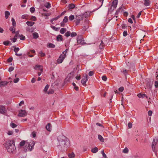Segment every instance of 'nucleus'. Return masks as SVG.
Listing matches in <instances>:
<instances>
[{
    "label": "nucleus",
    "mask_w": 158,
    "mask_h": 158,
    "mask_svg": "<svg viewBox=\"0 0 158 158\" xmlns=\"http://www.w3.org/2000/svg\"><path fill=\"white\" fill-rule=\"evenodd\" d=\"M49 87V85H47L45 87L44 89V92H46L48 90V88Z\"/></svg>",
    "instance_id": "48"
},
{
    "label": "nucleus",
    "mask_w": 158,
    "mask_h": 158,
    "mask_svg": "<svg viewBox=\"0 0 158 158\" xmlns=\"http://www.w3.org/2000/svg\"><path fill=\"white\" fill-rule=\"evenodd\" d=\"M39 53L40 54V56H41L43 57L45 55V53H44L42 52V51H40V52Z\"/></svg>",
    "instance_id": "52"
},
{
    "label": "nucleus",
    "mask_w": 158,
    "mask_h": 158,
    "mask_svg": "<svg viewBox=\"0 0 158 158\" xmlns=\"http://www.w3.org/2000/svg\"><path fill=\"white\" fill-rule=\"evenodd\" d=\"M158 141V138L157 137L154 138L152 144V150L154 152H155V146Z\"/></svg>",
    "instance_id": "6"
},
{
    "label": "nucleus",
    "mask_w": 158,
    "mask_h": 158,
    "mask_svg": "<svg viewBox=\"0 0 158 158\" xmlns=\"http://www.w3.org/2000/svg\"><path fill=\"white\" fill-rule=\"evenodd\" d=\"M10 126L13 128H15L17 126V125L15 123H11L10 124Z\"/></svg>",
    "instance_id": "34"
},
{
    "label": "nucleus",
    "mask_w": 158,
    "mask_h": 158,
    "mask_svg": "<svg viewBox=\"0 0 158 158\" xmlns=\"http://www.w3.org/2000/svg\"><path fill=\"white\" fill-rule=\"evenodd\" d=\"M68 156L69 158H73L75 156L74 153L73 152L71 154H69Z\"/></svg>",
    "instance_id": "33"
},
{
    "label": "nucleus",
    "mask_w": 158,
    "mask_h": 158,
    "mask_svg": "<svg viewBox=\"0 0 158 158\" xmlns=\"http://www.w3.org/2000/svg\"><path fill=\"white\" fill-rule=\"evenodd\" d=\"M19 78H16L15 79H14L13 81V82L15 83H17L19 81Z\"/></svg>",
    "instance_id": "53"
},
{
    "label": "nucleus",
    "mask_w": 158,
    "mask_h": 158,
    "mask_svg": "<svg viewBox=\"0 0 158 158\" xmlns=\"http://www.w3.org/2000/svg\"><path fill=\"white\" fill-rule=\"evenodd\" d=\"M98 151V148L97 147H94L91 150V152L94 153H96Z\"/></svg>",
    "instance_id": "21"
},
{
    "label": "nucleus",
    "mask_w": 158,
    "mask_h": 158,
    "mask_svg": "<svg viewBox=\"0 0 158 158\" xmlns=\"http://www.w3.org/2000/svg\"><path fill=\"white\" fill-rule=\"evenodd\" d=\"M87 80V74H85V76H84V78L82 79L81 82L84 85H85L86 84Z\"/></svg>",
    "instance_id": "10"
},
{
    "label": "nucleus",
    "mask_w": 158,
    "mask_h": 158,
    "mask_svg": "<svg viewBox=\"0 0 158 158\" xmlns=\"http://www.w3.org/2000/svg\"><path fill=\"white\" fill-rule=\"evenodd\" d=\"M41 68H42V66L39 65H36L34 67V69H35L37 70H40Z\"/></svg>",
    "instance_id": "20"
},
{
    "label": "nucleus",
    "mask_w": 158,
    "mask_h": 158,
    "mask_svg": "<svg viewBox=\"0 0 158 158\" xmlns=\"http://www.w3.org/2000/svg\"><path fill=\"white\" fill-rule=\"evenodd\" d=\"M66 31V29L65 28H62L61 29L60 31V32L62 34H63Z\"/></svg>",
    "instance_id": "28"
},
{
    "label": "nucleus",
    "mask_w": 158,
    "mask_h": 158,
    "mask_svg": "<svg viewBox=\"0 0 158 158\" xmlns=\"http://www.w3.org/2000/svg\"><path fill=\"white\" fill-rule=\"evenodd\" d=\"M128 71V70L125 69H123L122 72L126 76Z\"/></svg>",
    "instance_id": "45"
},
{
    "label": "nucleus",
    "mask_w": 158,
    "mask_h": 158,
    "mask_svg": "<svg viewBox=\"0 0 158 158\" xmlns=\"http://www.w3.org/2000/svg\"><path fill=\"white\" fill-rule=\"evenodd\" d=\"M27 115V113L25 110H21L19 112L18 116L19 117H23Z\"/></svg>",
    "instance_id": "7"
},
{
    "label": "nucleus",
    "mask_w": 158,
    "mask_h": 158,
    "mask_svg": "<svg viewBox=\"0 0 158 158\" xmlns=\"http://www.w3.org/2000/svg\"><path fill=\"white\" fill-rule=\"evenodd\" d=\"M16 34L15 35L14 38L13 39H11V40H12L13 42H15L17 40V37H19L20 36V35L19 34V31H17L16 32H15Z\"/></svg>",
    "instance_id": "9"
},
{
    "label": "nucleus",
    "mask_w": 158,
    "mask_h": 158,
    "mask_svg": "<svg viewBox=\"0 0 158 158\" xmlns=\"http://www.w3.org/2000/svg\"><path fill=\"white\" fill-rule=\"evenodd\" d=\"M51 126V124L50 123H48L47 125H46V128L47 129V130L49 131H50L51 130V128L50 129L49 128V127Z\"/></svg>",
    "instance_id": "23"
},
{
    "label": "nucleus",
    "mask_w": 158,
    "mask_h": 158,
    "mask_svg": "<svg viewBox=\"0 0 158 158\" xmlns=\"http://www.w3.org/2000/svg\"><path fill=\"white\" fill-rule=\"evenodd\" d=\"M124 87H120L118 89V90L120 92H122L124 90Z\"/></svg>",
    "instance_id": "55"
},
{
    "label": "nucleus",
    "mask_w": 158,
    "mask_h": 158,
    "mask_svg": "<svg viewBox=\"0 0 158 158\" xmlns=\"http://www.w3.org/2000/svg\"><path fill=\"white\" fill-rule=\"evenodd\" d=\"M3 44L6 46H7L9 45V44L10 45H11L12 44L10 43V41L7 40L6 41H5L3 42Z\"/></svg>",
    "instance_id": "24"
},
{
    "label": "nucleus",
    "mask_w": 158,
    "mask_h": 158,
    "mask_svg": "<svg viewBox=\"0 0 158 158\" xmlns=\"http://www.w3.org/2000/svg\"><path fill=\"white\" fill-rule=\"evenodd\" d=\"M14 68L13 67H10L8 69V71L10 72H11L13 70Z\"/></svg>",
    "instance_id": "58"
},
{
    "label": "nucleus",
    "mask_w": 158,
    "mask_h": 158,
    "mask_svg": "<svg viewBox=\"0 0 158 158\" xmlns=\"http://www.w3.org/2000/svg\"><path fill=\"white\" fill-rule=\"evenodd\" d=\"M64 58V56H63L62 55H60L57 60V62L59 64L61 63Z\"/></svg>",
    "instance_id": "12"
},
{
    "label": "nucleus",
    "mask_w": 158,
    "mask_h": 158,
    "mask_svg": "<svg viewBox=\"0 0 158 158\" xmlns=\"http://www.w3.org/2000/svg\"><path fill=\"white\" fill-rule=\"evenodd\" d=\"M32 35L33 36V37L34 39H36L38 38L39 37L38 34L36 32L33 33Z\"/></svg>",
    "instance_id": "25"
},
{
    "label": "nucleus",
    "mask_w": 158,
    "mask_h": 158,
    "mask_svg": "<svg viewBox=\"0 0 158 158\" xmlns=\"http://www.w3.org/2000/svg\"><path fill=\"white\" fill-rule=\"evenodd\" d=\"M8 83V82L6 81H0V87L5 86Z\"/></svg>",
    "instance_id": "15"
},
{
    "label": "nucleus",
    "mask_w": 158,
    "mask_h": 158,
    "mask_svg": "<svg viewBox=\"0 0 158 158\" xmlns=\"http://www.w3.org/2000/svg\"><path fill=\"white\" fill-rule=\"evenodd\" d=\"M35 145L34 142L32 141L31 142L29 143L28 142H27L26 145V147H27V148H29V150L30 151H31L33 149V148Z\"/></svg>",
    "instance_id": "4"
},
{
    "label": "nucleus",
    "mask_w": 158,
    "mask_h": 158,
    "mask_svg": "<svg viewBox=\"0 0 158 158\" xmlns=\"http://www.w3.org/2000/svg\"><path fill=\"white\" fill-rule=\"evenodd\" d=\"M43 69L42 68H41L40 69V72H38V75L39 76H40L41 75V73L42 72H43Z\"/></svg>",
    "instance_id": "60"
},
{
    "label": "nucleus",
    "mask_w": 158,
    "mask_h": 158,
    "mask_svg": "<svg viewBox=\"0 0 158 158\" xmlns=\"http://www.w3.org/2000/svg\"><path fill=\"white\" fill-rule=\"evenodd\" d=\"M123 152L125 153H127L128 152V149L127 148H125L123 151Z\"/></svg>",
    "instance_id": "37"
},
{
    "label": "nucleus",
    "mask_w": 158,
    "mask_h": 158,
    "mask_svg": "<svg viewBox=\"0 0 158 158\" xmlns=\"http://www.w3.org/2000/svg\"><path fill=\"white\" fill-rule=\"evenodd\" d=\"M54 91L52 89L49 90L48 92V94H52L54 93Z\"/></svg>",
    "instance_id": "49"
},
{
    "label": "nucleus",
    "mask_w": 158,
    "mask_h": 158,
    "mask_svg": "<svg viewBox=\"0 0 158 158\" xmlns=\"http://www.w3.org/2000/svg\"><path fill=\"white\" fill-rule=\"evenodd\" d=\"M96 125L97 126H98L100 127H102L103 128H104V127L103 126H102L101 123H97L96 124Z\"/></svg>",
    "instance_id": "61"
},
{
    "label": "nucleus",
    "mask_w": 158,
    "mask_h": 158,
    "mask_svg": "<svg viewBox=\"0 0 158 158\" xmlns=\"http://www.w3.org/2000/svg\"><path fill=\"white\" fill-rule=\"evenodd\" d=\"M144 5L145 6H148V0H144Z\"/></svg>",
    "instance_id": "57"
},
{
    "label": "nucleus",
    "mask_w": 158,
    "mask_h": 158,
    "mask_svg": "<svg viewBox=\"0 0 158 158\" xmlns=\"http://www.w3.org/2000/svg\"><path fill=\"white\" fill-rule=\"evenodd\" d=\"M47 46L48 48H53L55 47V46L52 43H48L47 44Z\"/></svg>",
    "instance_id": "19"
},
{
    "label": "nucleus",
    "mask_w": 158,
    "mask_h": 158,
    "mask_svg": "<svg viewBox=\"0 0 158 158\" xmlns=\"http://www.w3.org/2000/svg\"><path fill=\"white\" fill-rule=\"evenodd\" d=\"M94 73L93 71H90L89 73V76H92L94 75Z\"/></svg>",
    "instance_id": "59"
},
{
    "label": "nucleus",
    "mask_w": 158,
    "mask_h": 158,
    "mask_svg": "<svg viewBox=\"0 0 158 158\" xmlns=\"http://www.w3.org/2000/svg\"><path fill=\"white\" fill-rule=\"evenodd\" d=\"M12 22V25L13 27H15L16 25V23L15 19L14 18H12L11 19Z\"/></svg>",
    "instance_id": "32"
},
{
    "label": "nucleus",
    "mask_w": 158,
    "mask_h": 158,
    "mask_svg": "<svg viewBox=\"0 0 158 158\" xmlns=\"http://www.w3.org/2000/svg\"><path fill=\"white\" fill-rule=\"evenodd\" d=\"M45 6L47 8H49L51 7V4L49 2H48L45 3Z\"/></svg>",
    "instance_id": "31"
},
{
    "label": "nucleus",
    "mask_w": 158,
    "mask_h": 158,
    "mask_svg": "<svg viewBox=\"0 0 158 158\" xmlns=\"http://www.w3.org/2000/svg\"><path fill=\"white\" fill-rule=\"evenodd\" d=\"M26 30L27 31H29L32 32L33 31V30L31 29L29 27H27L26 28Z\"/></svg>",
    "instance_id": "38"
},
{
    "label": "nucleus",
    "mask_w": 158,
    "mask_h": 158,
    "mask_svg": "<svg viewBox=\"0 0 158 158\" xmlns=\"http://www.w3.org/2000/svg\"><path fill=\"white\" fill-rule=\"evenodd\" d=\"M58 140L57 147L60 150H65L69 148L70 142L69 139L63 135H60L57 138Z\"/></svg>",
    "instance_id": "1"
},
{
    "label": "nucleus",
    "mask_w": 158,
    "mask_h": 158,
    "mask_svg": "<svg viewBox=\"0 0 158 158\" xmlns=\"http://www.w3.org/2000/svg\"><path fill=\"white\" fill-rule=\"evenodd\" d=\"M118 3L117 0H114L112 3L111 6H113L114 8H115L117 6Z\"/></svg>",
    "instance_id": "14"
},
{
    "label": "nucleus",
    "mask_w": 158,
    "mask_h": 158,
    "mask_svg": "<svg viewBox=\"0 0 158 158\" xmlns=\"http://www.w3.org/2000/svg\"><path fill=\"white\" fill-rule=\"evenodd\" d=\"M75 5L73 3L70 4L69 6V9H73L75 7Z\"/></svg>",
    "instance_id": "30"
},
{
    "label": "nucleus",
    "mask_w": 158,
    "mask_h": 158,
    "mask_svg": "<svg viewBox=\"0 0 158 158\" xmlns=\"http://www.w3.org/2000/svg\"><path fill=\"white\" fill-rule=\"evenodd\" d=\"M13 132L12 131H8V134L9 135H12L13 134Z\"/></svg>",
    "instance_id": "64"
},
{
    "label": "nucleus",
    "mask_w": 158,
    "mask_h": 158,
    "mask_svg": "<svg viewBox=\"0 0 158 158\" xmlns=\"http://www.w3.org/2000/svg\"><path fill=\"white\" fill-rule=\"evenodd\" d=\"M26 23L28 26H32L34 24L35 22L31 21H27Z\"/></svg>",
    "instance_id": "18"
},
{
    "label": "nucleus",
    "mask_w": 158,
    "mask_h": 158,
    "mask_svg": "<svg viewBox=\"0 0 158 158\" xmlns=\"http://www.w3.org/2000/svg\"><path fill=\"white\" fill-rule=\"evenodd\" d=\"M70 32L69 31H67L65 33L64 35L67 37H68L70 36Z\"/></svg>",
    "instance_id": "41"
},
{
    "label": "nucleus",
    "mask_w": 158,
    "mask_h": 158,
    "mask_svg": "<svg viewBox=\"0 0 158 158\" xmlns=\"http://www.w3.org/2000/svg\"><path fill=\"white\" fill-rule=\"evenodd\" d=\"M36 19H37L36 17L34 16H32L31 18V20H32L33 21H36Z\"/></svg>",
    "instance_id": "50"
},
{
    "label": "nucleus",
    "mask_w": 158,
    "mask_h": 158,
    "mask_svg": "<svg viewBox=\"0 0 158 158\" xmlns=\"http://www.w3.org/2000/svg\"><path fill=\"white\" fill-rule=\"evenodd\" d=\"M5 147L7 152L13 154L15 151L16 148L13 140H9L7 141L5 143Z\"/></svg>",
    "instance_id": "2"
},
{
    "label": "nucleus",
    "mask_w": 158,
    "mask_h": 158,
    "mask_svg": "<svg viewBox=\"0 0 158 158\" xmlns=\"http://www.w3.org/2000/svg\"><path fill=\"white\" fill-rule=\"evenodd\" d=\"M77 41L78 44L83 45L86 44L84 39L81 35H78L77 38Z\"/></svg>",
    "instance_id": "3"
},
{
    "label": "nucleus",
    "mask_w": 158,
    "mask_h": 158,
    "mask_svg": "<svg viewBox=\"0 0 158 158\" xmlns=\"http://www.w3.org/2000/svg\"><path fill=\"white\" fill-rule=\"evenodd\" d=\"M73 72H71L69 74L65 79V80L67 81H69L71 78L73 77Z\"/></svg>",
    "instance_id": "11"
},
{
    "label": "nucleus",
    "mask_w": 158,
    "mask_h": 158,
    "mask_svg": "<svg viewBox=\"0 0 158 158\" xmlns=\"http://www.w3.org/2000/svg\"><path fill=\"white\" fill-rule=\"evenodd\" d=\"M13 47L14 48V50L15 53H17L20 50L19 48H16L15 46H13Z\"/></svg>",
    "instance_id": "29"
},
{
    "label": "nucleus",
    "mask_w": 158,
    "mask_h": 158,
    "mask_svg": "<svg viewBox=\"0 0 158 158\" xmlns=\"http://www.w3.org/2000/svg\"><path fill=\"white\" fill-rule=\"evenodd\" d=\"M83 17L84 15H76L75 19L76 20V25H77L79 24L80 23V21L83 19Z\"/></svg>",
    "instance_id": "5"
},
{
    "label": "nucleus",
    "mask_w": 158,
    "mask_h": 158,
    "mask_svg": "<svg viewBox=\"0 0 158 158\" xmlns=\"http://www.w3.org/2000/svg\"><path fill=\"white\" fill-rule=\"evenodd\" d=\"M155 86L156 88H158V82L156 81L155 82Z\"/></svg>",
    "instance_id": "63"
},
{
    "label": "nucleus",
    "mask_w": 158,
    "mask_h": 158,
    "mask_svg": "<svg viewBox=\"0 0 158 158\" xmlns=\"http://www.w3.org/2000/svg\"><path fill=\"white\" fill-rule=\"evenodd\" d=\"M122 9V7H120L116 11L115 13V15H118Z\"/></svg>",
    "instance_id": "43"
},
{
    "label": "nucleus",
    "mask_w": 158,
    "mask_h": 158,
    "mask_svg": "<svg viewBox=\"0 0 158 158\" xmlns=\"http://www.w3.org/2000/svg\"><path fill=\"white\" fill-rule=\"evenodd\" d=\"M69 18L70 20L72 21L74 19V16L73 15H71L70 16H69Z\"/></svg>",
    "instance_id": "46"
},
{
    "label": "nucleus",
    "mask_w": 158,
    "mask_h": 158,
    "mask_svg": "<svg viewBox=\"0 0 158 158\" xmlns=\"http://www.w3.org/2000/svg\"><path fill=\"white\" fill-rule=\"evenodd\" d=\"M30 11L31 13H33L35 10V9L34 7H32L30 9Z\"/></svg>",
    "instance_id": "47"
},
{
    "label": "nucleus",
    "mask_w": 158,
    "mask_h": 158,
    "mask_svg": "<svg viewBox=\"0 0 158 158\" xmlns=\"http://www.w3.org/2000/svg\"><path fill=\"white\" fill-rule=\"evenodd\" d=\"M13 60V58L12 57H9L7 60L8 62H11Z\"/></svg>",
    "instance_id": "62"
},
{
    "label": "nucleus",
    "mask_w": 158,
    "mask_h": 158,
    "mask_svg": "<svg viewBox=\"0 0 158 158\" xmlns=\"http://www.w3.org/2000/svg\"><path fill=\"white\" fill-rule=\"evenodd\" d=\"M68 20V17L67 16H65L64 17L63 21L65 23H66L67 22Z\"/></svg>",
    "instance_id": "39"
},
{
    "label": "nucleus",
    "mask_w": 158,
    "mask_h": 158,
    "mask_svg": "<svg viewBox=\"0 0 158 158\" xmlns=\"http://www.w3.org/2000/svg\"><path fill=\"white\" fill-rule=\"evenodd\" d=\"M70 35L72 37L76 36L77 35V33L75 32H72L71 34L70 33Z\"/></svg>",
    "instance_id": "44"
},
{
    "label": "nucleus",
    "mask_w": 158,
    "mask_h": 158,
    "mask_svg": "<svg viewBox=\"0 0 158 158\" xmlns=\"http://www.w3.org/2000/svg\"><path fill=\"white\" fill-rule=\"evenodd\" d=\"M10 31H11L13 33H15V30L14 29L13 27H10Z\"/></svg>",
    "instance_id": "36"
},
{
    "label": "nucleus",
    "mask_w": 158,
    "mask_h": 158,
    "mask_svg": "<svg viewBox=\"0 0 158 158\" xmlns=\"http://www.w3.org/2000/svg\"><path fill=\"white\" fill-rule=\"evenodd\" d=\"M127 35V31H124L123 33V36H126Z\"/></svg>",
    "instance_id": "56"
},
{
    "label": "nucleus",
    "mask_w": 158,
    "mask_h": 158,
    "mask_svg": "<svg viewBox=\"0 0 158 158\" xmlns=\"http://www.w3.org/2000/svg\"><path fill=\"white\" fill-rule=\"evenodd\" d=\"M101 153L102 155L105 158H107V156L106 154H105L104 150H103L102 151H101Z\"/></svg>",
    "instance_id": "35"
},
{
    "label": "nucleus",
    "mask_w": 158,
    "mask_h": 158,
    "mask_svg": "<svg viewBox=\"0 0 158 158\" xmlns=\"http://www.w3.org/2000/svg\"><path fill=\"white\" fill-rule=\"evenodd\" d=\"M104 46L105 45L101 42L99 46V48L101 49H102L104 48Z\"/></svg>",
    "instance_id": "40"
},
{
    "label": "nucleus",
    "mask_w": 158,
    "mask_h": 158,
    "mask_svg": "<svg viewBox=\"0 0 158 158\" xmlns=\"http://www.w3.org/2000/svg\"><path fill=\"white\" fill-rule=\"evenodd\" d=\"M102 79L103 81H106V80L107 79V78L106 76H103L102 77Z\"/></svg>",
    "instance_id": "51"
},
{
    "label": "nucleus",
    "mask_w": 158,
    "mask_h": 158,
    "mask_svg": "<svg viewBox=\"0 0 158 158\" xmlns=\"http://www.w3.org/2000/svg\"><path fill=\"white\" fill-rule=\"evenodd\" d=\"M137 96L139 98H148V96L145 94H142L141 93H139V94H138Z\"/></svg>",
    "instance_id": "13"
},
{
    "label": "nucleus",
    "mask_w": 158,
    "mask_h": 158,
    "mask_svg": "<svg viewBox=\"0 0 158 158\" xmlns=\"http://www.w3.org/2000/svg\"><path fill=\"white\" fill-rule=\"evenodd\" d=\"M6 110L5 106L2 105L0 106V113L2 114H4L6 113Z\"/></svg>",
    "instance_id": "8"
},
{
    "label": "nucleus",
    "mask_w": 158,
    "mask_h": 158,
    "mask_svg": "<svg viewBox=\"0 0 158 158\" xmlns=\"http://www.w3.org/2000/svg\"><path fill=\"white\" fill-rule=\"evenodd\" d=\"M108 40L106 38L102 40L101 42L105 45H106L108 44Z\"/></svg>",
    "instance_id": "16"
},
{
    "label": "nucleus",
    "mask_w": 158,
    "mask_h": 158,
    "mask_svg": "<svg viewBox=\"0 0 158 158\" xmlns=\"http://www.w3.org/2000/svg\"><path fill=\"white\" fill-rule=\"evenodd\" d=\"M27 141H26L24 140H22L19 143V145L21 147H22L24 145H25V147H26V143H27Z\"/></svg>",
    "instance_id": "22"
},
{
    "label": "nucleus",
    "mask_w": 158,
    "mask_h": 158,
    "mask_svg": "<svg viewBox=\"0 0 158 158\" xmlns=\"http://www.w3.org/2000/svg\"><path fill=\"white\" fill-rule=\"evenodd\" d=\"M98 138L100 140V141L102 142H104V139L103 137L101 135H98Z\"/></svg>",
    "instance_id": "26"
},
{
    "label": "nucleus",
    "mask_w": 158,
    "mask_h": 158,
    "mask_svg": "<svg viewBox=\"0 0 158 158\" xmlns=\"http://www.w3.org/2000/svg\"><path fill=\"white\" fill-rule=\"evenodd\" d=\"M128 126L129 128H131L132 127V123H128Z\"/></svg>",
    "instance_id": "54"
},
{
    "label": "nucleus",
    "mask_w": 158,
    "mask_h": 158,
    "mask_svg": "<svg viewBox=\"0 0 158 158\" xmlns=\"http://www.w3.org/2000/svg\"><path fill=\"white\" fill-rule=\"evenodd\" d=\"M56 40L58 41H63L62 35H58L56 37Z\"/></svg>",
    "instance_id": "17"
},
{
    "label": "nucleus",
    "mask_w": 158,
    "mask_h": 158,
    "mask_svg": "<svg viewBox=\"0 0 158 158\" xmlns=\"http://www.w3.org/2000/svg\"><path fill=\"white\" fill-rule=\"evenodd\" d=\"M20 37V39L22 40H24L25 39V36H23L22 35H20L19 36Z\"/></svg>",
    "instance_id": "42"
},
{
    "label": "nucleus",
    "mask_w": 158,
    "mask_h": 158,
    "mask_svg": "<svg viewBox=\"0 0 158 158\" xmlns=\"http://www.w3.org/2000/svg\"><path fill=\"white\" fill-rule=\"evenodd\" d=\"M5 18L6 19H7L8 18L9 16L10 15V13L8 11H6L5 12Z\"/></svg>",
    "instance_id": "27"
}]
</instances>
